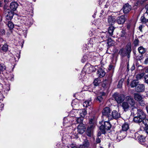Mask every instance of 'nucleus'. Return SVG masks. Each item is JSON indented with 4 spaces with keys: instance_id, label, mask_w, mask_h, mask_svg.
Segmentation results:
<instances>
[{
    "instance_id": "obj_1",
    "label": "nucleus",
    "mask_w": 148,
    "mask_h": 148,
    "mask_svg": "<svg viewBox=\"0 0 148 148\" xmlns=\"http://www.w3.org/2000/svg\"><path fill=\"white\" fill-rule=\"evenodd\" d=\"M95 67L97 66H93L89 63L86 64L83 68L80 74L81 75V79L83 80L86 79L87 78L86 75L95 71L96 68ZM79 79H81V78H80Z\"/></svg>"
},
{
    "instance_id": "obj_2",
    "label": "nucleus",
    "mask_w": 148,
    "mask_h": 148,
    "mask_svg": "<svg viewBox=\"0 0 148 148\" xmlns=\"http://www.w3.org/2000/svg\"><path fill=\"white\" fill-rule=\"evenodd\" d=\"M97 42L98 39L96 38H90L88 41L87 44L84 47L85 48V50H88L90 52H94L96 50L97 47L95 46L93 47V46Z\"/></svg>"
},
{
    "instance_id": "obj_3",
    "label": "nucleus",
    "mask_w": 148,
    "mask_h": 148,
    "mask_svg": "<svg viewBox=\"0 0 148 148\" xmlns=\"http://www.w3.org/2000/svg\"><path fill=\"white\" fill-rule=\"evenodd\" d=\"M96 124V121L94 118L89 119L86 131V134L88 136L91 137L92 135L93 130Z\"/></svg>"
},
{
    "instance_id": "obj_4",
    "label": "nucleus",
    "mask_w": 148,
    "mask_h": 148,
    "mask_svg": "<svg viewBox=\"0 0 148 148\" xmlns=\"http://www.w3.org/2000/svg\"><path fill=\"white\" fill-rule=\"evenodd\" d=\"M102 125L100 126L99 130L103 134H105L106 131L110 129L111 125L109 121H101Z\"/></svg>"
},
{
    "instance_id": "obj_5",
    "label": "nucleus",
    "mask_w": 148,
    "mask_h": 148,
    "mask_svg": "<svg viewBox=\"0 0 148 148\" xmlns=\"http://www.w3.org/2000/svg\"><path fill=\"white\" fill-rule=\"evenodd\" d=\"M113 98L118 103L122 102L125 99V95L123 94L115 93L113 95Z\"/></svg>"
},
{
    "instance_id": "obj_6",
    "label": "nucleus",
    "mask_w": 148,
    "mask_h": 148,
    "mask_svg": "<svg viewBox=\"0 0 148 148\" xmlns=\"http://www.w3.org/2000/svg\"><path fill=\"white\" fill-rule=\"evenodd\" d=\"M110 110L109 108L108 107H105L103 110L102 112V117L104 118V117H107L108 120H112L111 115H110Z\"/></svg>"
},
{
    "instance_id": "obj_7",
    "label": "nucleus",
    "mask_w": 148,
    "mask_h": 148,
    "mask_svg": "<svg viewBox=\"0 0 148 148\" xmlns=\"http://www.w3.org/2000/svg\"><path fill=\"white\" fill-rule=\"evenodd\" d=\"M127 132L121 130L117 135L116 139L117 141H119L123 139L126 136Z\"/></svg>"
},
{
    "instance_id": "obj_8",
    "label": "nucleus",
    "mask_w": 148,
    "mask_h": 148,
    "mask_svg": "<svg viewBox=\"0 0 148 148\" xmlns=\"http://www.w3.org/2000/svg\"><path fill=\"white\" fill-rule=\"evenodd\" d=\"M5 17L8 20L12 19L14 15V12L10 9H7L5 11Z\"/></svg>"
},
{
    "instance_id": "obj_9",
    "label": "nucleus",
    "mask_w": 148,
    "mask_h": 148,
    "mask_svg": "<svg viewBox=\"0 0 148 148\" xmlns=\"http://www.w3.org/2000/svg\"><path fill=\"white\" fill-rule=\"evenodd\" d=\"M84 125L83 123H79L77 127V131L80 134L83 133L86 130Z\"/></svg>"
},
{
    "instance_id": "obj_10",
    "label": "nucleus",
    "mask_w": 148,
    "mask_h": 148,
    "mask_svg": "<svg viewBox=\"0 0 148 148\" xmlns=\"http://www.w3.org/2000/svg\"><path fill=\"white\" fill-rule=\"evenodd\" d=\"M123 10L124 14H127L131 10V7L128 3H127L123 6Z\"/></svg>"
},
{
    "instance_id": "obj_11",
    "label": "nucleus",
    "mask_w": 148,
    "mask_h": 148,
    "mask_svg": "<svg viewBox=\"0 0 148 148\" xmlns=\"http://www.w3.org/2000/svg\"><path fill=\"white\" fill-rule=\"evenodd\" d=\"M136 114L137 116L143 119L146 117L145 113L142 110L140 109H137Z\"/></svg>"
},
{
    "instance_id": "obj_12",
    "label": "nucleus",
    "mask_w": 148,
    "mask_h": 148,
    "mask_svg": "<svg viewBox=\"0 0 148 148\" xmlns=\"http://www.w3.org/2000/svg\"><path fill=\"white\" fill-rule=\"evenodd\" d=\"M126 102H127L128 103L130 106H133L135 104V102L133 98L130 96H127L126 98Z\"/></svg>"
},
{
    "instance_id": "obj_13",
    "label": "nucleus",
    "mask_w": 148,
    "mask_h": 148,
    "mask_svg": "<svg viewBox=\"0 0 148 148\" xmlns=\"http://www.w3.org/2000/svg\"><path fill=\"white\" fill-rule=\"evenodd\" d=\"M135 90L138 92H142L145 90V86L143 84H138L135 88Z\"/></svg>"
},
{
    "instance_id": "obj_14",
    "label": "nucleus",
    "mask_w": 148,
    "mask_h": 148,
    "mask_svg": "<svg viewBox=\"0 0 148 148\" xmlns=\"http://www.w3.org/2000/svg\"><path fill=\"white\" fill-rule=\"evenodd\" d=\"M125 20V16L124 15H123L120 17H118L116 19V22L119 24H123Z\"/></svg>"
},
{
    "instance_id": "obj_15",
    "label": "nucleus",
    "mask_w": 148,
    "mask_h": 148,
    "mask_svg": "<svg viewBox=\"0 0 148 148\" xmlns=\"http://www.w3.org/2000/svg\"><path fill=\"white\" fill-rule=\"evenodd\" d=\"M106 95V93L103 92H101L99 94V95L97 97L96 99L99 102L102 101L104 97Z\"/></svg>"
},
{
    "instance_id": "obj_16",
    "label": "nucleus",
    "mask_w": 148,
    "mask_h": 148,
    "mask_svg": "<svg viewBox=\"0 0 148 148\" xmlns=\"http://www.w3.org/2000/svg\"><path fill=\"white\" fill-rule=\"evenodd\" d=\"M112 119H117L120 117V114L116 110H113L111 115Z\"/></svg>"
},
{
    "instance_id": "obj_17",
    "label": "nucleus",
    "mask_w": 148,
    "mask_h": 148,
    "mask_svg": "<svg viewBox=\"0 0 148 148\" xmlns=\"http://www.w3.org/2000/svg\"><path fill=\"white\" fill-rule=\"evenodd\" d=\"M121 106L124 111L125 112L128 111L130 107V106L126 101L123 102Z\"/></svg>"
},
{
    "instance_id": "obj_18",
    "label": "nucleus",
    "mask_w": 148,
    "mask_h": 148,
    "mask_svg": "<svg viewBox=\"0 0 148 148\" xmlns=\"http://www.w3.org/2000/svg\"><path fill=\"white\" fill-rule=\"evenodd\" d=\"M18 6L17 3L15 2H13L10 3V8L11 10L14 12L16 10Z\"/></svg>"
},
{
    "instance_id": "obj_19",
    "label": "nucleus",
    "mask_w": 148,
    "mask_h": 148,
    "mask_svg": "<svg viewBox=\"0 0 148 148\" xmlns=\"http://www.w3.org/2000/svg\"><path fill=\"white\" fill-rule=\"evenodd\" d=\"M97 75L100 77H103L105 75L104 70L101 68H99L97 71Z\"/></svg>"
},
{
    "instance_id": "obj_20",
    "label": "nucleus",
    "mask_w": 148,
    "mask_h": 148,
    "mask_svg": "<svg viewBox=\"0 0 148 148\" xmlns=\"http://www.w3.org/2000/svg\"><path fill=\"white\" fill-rule=\"evenodd\" d=\"M80 116L82 117H84L86 115L87 112L85 109H79L77 112Z\"/></svg>"
},
{
    "instance_id": "obj_21",
    "label": "nucleus",
    "mask_w": 148,
    "mask_h": 148,
    "mask_svg": "<svg viewBox=\"0 0 148 148\" xmlns=\"http://www.w3.org/2000/svg\"><path fill=\"white\" fill-rule=\"evenodd\" d=\"M145 14L143 16H142L140 19L141 22L143 23H148V15Z\"/></svg>"
},
{
    "instance_id": "obj_22",
    "label": "nucleus",
    "mask_w": 148,
    "mask_h": 148,
    "mask_svg": "<svg viewBox=\"0 0 148 148\" xmlns=\"http://www.w3.org/2000/svg\"><path fill=\"white\" fill-rule=\"evenodd\" d=\"M70 116H68L67 117H65L63 121V125H66L67 124H68V125H67L66 126V127H69L70 126V125H71L70 123V122L69 121H68V120H70Z\"/></svg>"
},
{
    "instance_id": "obj_23",
    "label": "nucleus",
    "mask_w": 148,
    "mask_h": 148,
    "mask_svg": "<svg viewBox=\"0 0 148 148\" xmlns=\"http://www.w3.org/2000/svg\"><path fill=\"white\" fill-rule=\"evenodd\" d=\"M116 20L114 16H110L108 17V21L110 25H113L115 22Z\"/></svg>"
},
{
    "instance_id": "obj_24",
    "label": "nucleus",
    "mask_w": 148,
    "mask_h": 148,
    "mask_svg": "<svg viewBox=\"0 0 148 148\" xmlns=\"http://www.w3.org/2000/svg\"><path fill=\"white\" fill-rule=\"evenodd\" d=\"M119 53L122 56H126L129 53L125 49L123 48L120 50Z\"/></svg>"
},
{
    "instance_id": "obj_25",
    "label": "nucleus",
    "mask_w": 148,
    "mask_h": 148,
    "mask_svg": "<svg viewBox=\"0 0 148 148\" xmlns=\"http://www.w3.org/2000/svg\"><path fill=\"white\" fill-rule=\"evenodd\" d=\"M78 101H79L77 99L73 100L71 103L72 106L74 108L78 107L79 106Z\"/></svg>"
},
{
    "instance_id": "obj_26",
    "label": "nucleus",
    "mask_w": 148,
    "mask_h": 148,
    "mask_svg": "<svg viewBox=\"0 0 148 148\" xmlns=\"http://www.w3.org/2000/svg\"><path fill=\"white\" fill-rule=\"evenodd\" d=\"M139 82L138 80H134L131 82L130 86L132 88L136 87L138 85Z\"/></svg>"
},
{
    "instance_id": "obj_27",
    "label": "nucleus",
    "mask_w": 148,
    "mask_h": 148,
    "mask_svg": "<svg viewBox=\"0 0 148 148\" xmlns=\"http://www.w3.org/2000/svg\"><path fill=\"white\" fill-rule=\"evenodd\" d=\"M134 98L136 101H138L140 100H141L143 97L140 95L135 93L134 94Z\"/></svg>"
},
{
    "instance_id": "obj_28",
    "label": "nucleus",
    "mask_w": 148,
    "mask_h": 148,
    "mask_svg": "<svg viewBox=\"0 0 148 148\" xmlns=\"http://www.w3.org/2000/svg\"><path fill=\"white\" fill-rule=\"evenodd\" d=\"M6 67L4 64V62L3 61L0 60V70L3 71L6 70Z\"/></svg>"
},
{
    "instance_id": "obj_29",
    "label": "nucleus",
    "mask_w": 148,
    "mask_h": 148,
    "mask_svg": "<svg viewBox=\"0 0 148 148\" xmlns=\"http://www.w3.org/2000/svg\"><path fill=\"white\" fill-rule=\"evenodd\" d=\"M143 119L142 118L139 117L137 116L134 117L133 119L134 121L137 123H140L142 122V121Z\"/></svg>"
},
{
    "instance_id": "obj_30",
    "label": "nucleus",
    "mask_w": 148,
    "mask_h": 148,
    "mask_svg": "<svg viewBox=\"0 0 148 148\" xmlns=\"http://www.w3.org/2000/svg\"><path fill=\"white\" fill-rule=\"evenodd\" d=\"M122 131L126 132L129 129V125L127 123H125L123 124L122 126Z\"/></svg>"
},
{
    "instance_id": "obj_31",
    "label": "nucleus",
    "mask_w": 148,
    "mask_h": 148,
    "mask_svg": "<svg viewBox=\"0 0 148 148\" xmlns=\"http://www.w3.org/2000/svg\"><path fill=\"white\" fill-rule=\"evenodd\" d=\"M132 45L130 43H128L125 49L128 53H130L132 51Z\"/></svg>"
},
{
    "instance_id": "obj_32",
    "label": "nucleus",
    "mask_w": 148,
    "mask_h": 148,
    "mask_svg": "<svg viewBox=\"0 0 148 148\" xmlns=\"http://www.w3.org/2000/svg\"><path fill=\"white\" fill-rule=\"evenodd\" d=\"M10 85L9 84L5 85L3 87L2 90L4 91L5 93H7L10 89Z\"/></svg>"
},
{
    "instance_id": "obj_33",
    "label": "nucleus",
    "mask_w": 148,
    "mask_h": 148,
    "mask_svg": "<svg viewBox=\"0 0 148 148\" xmlns=\"http://www.w3.org/2000/svg\"><path fill=\"white\" fill-rule=\"evenodd\" d=\"M114 27L112 26L109 27L108 29V33L110 36H112L113 35V32L114 29Z\"/></svg>"
},
{
    "instance_id": "obj_34",
    "label": "nucleus",
    "mask_w": 148,
    "mask_h": 148,
    "mask_svg": "<svg viewBox=\"0 0 148 148\" xmlns=\"http://www.w3.org/2000/svg\"><path fill=\"white\" fill-rule=\"evenodd\" d=\"M138 140L139 141L141 144H142V143L145 142L146 141L145 137L143 136L142 135H139L138 137Z\"/></svg>"
},
{
    "instance_id": "obj_35",
    "label": "nucleus",
    "mask_w": 148,
    "mask_h": 148,
    "mask_svg": "<svg viewBox=\"0 0 148 148\" xmlns=\"http://www.w3.org/2000/svg\"><path fill=\"white\" fill-rule=\"evenodd\" d=\"M138 50L139 52L141 54L144 53L146 51L145 48H144L142 46H140L138 48Z\"/></svg>"
},
{
    "instance_id": "obj_36",
    "label": "nucleus",
    "mask_w": 148,
    "mask_h": 148,
    "mask_svg": "<svg viewBox=\"0 0 148 148\" xmlns=\"http://www.w3.org/2000/svg\"><path fill=\"white\" fill-rule=\"evenodd\" d=\"M91 104V102L90 100H87L85 101L83 103V106L84 107H87L88 106H90Z\"/></svg>"
},
{
    "instance_id": "obj_37",
    "label": "nucleus",
    "mask_w": 148,
    "mask_h": 148,
    "mask_svg": "<svg viewBox=\"0 0 148 148\" xmlns=\"http://www.w3.org/2000/svg\"><path fill=\"white\" fill-rule=\"evenodd\" d=\"M7 23H6L7 25L10 29H12L14 28V25L11 21H8Z\"/></svg>"
},
{
    "instance_id": "obj_38",
    "label": "nucleus",
    "mask_w": 148,
    "mask_h": 148,
    "mask_svg": "<svg viewBox=\"0 0 148 148\" xmlns=\"http://www.w3.org/2000/svg\"><path fill=\"white\" fill-rule=\"evenodd\" d=\"M3 52H6L8 51V46L7 44H5L3 45L1 48Z\"/></svg>"
},
{
    "instance_id": "obj_39",
    "label": "nucleus",
    "mask_w": 148,
    "mask_h": 148,
    "mask_svg": "<svg viewBox=\"0 0 148 148\" xmlns=\"http://www.w3.org/2000/svg\"><path fill=\"white\" fill-rule=\"evenodd\" d=\"M145 74L144 73H142L138 74L136 75V77L138 80L142 79L144 76Z\"/></svg>"
},
{
    "instance_id": "obj_40",
    "label": "nucleus",
    "mask_w": 148,
    "mask_h": 148,
    "mask_svg": "<svg viewBox=\"0 0 148 148\" xmlns=\"http://www.w3.org/2000/svg\"><path fill=\"white\" fill-rule=\"evenodd\" d=\"M83 146L85 147H88L89 145V143L87 139L85 140L83 143Z\"/></svg>"
},
{
    "instance_id": "obj_41",
    "label": "nucleus",
    "mask_w": 148,
    "mask_h": 148,
    "mask_svg": "<svg viewBox=\"0 0 148 148\" xmlns=\"http://www.w3.org/2000/svg\"><path fill=\"white\" fill-rule=\"evenodd\" d=\"M142 122L144 124L145 126H148V119L145 118L142 121Z\"/></svg>"
},
{
    "instance_id": "obj_42",
    "label": "nucleus",
    "mask_w": 148,
    "mask_h": 148,
    "mask_svg": "<svg viewBox=\"0 0 148 148\" xmlns=\"http://www.w3.org/2000/svg\"><path fill=\"white\" fill-rule=\"evenodd\" d=\"M100 82V81L98 80V78L95 79L93 82L94 85L95 86H98Z\"/></svg>"
},
{
    "instance_id": "obj_43",
    "label": "nucleus",
    "mask_w": 148,
    "mask_h": 148,
    "mask_svg": "<svg viewBox=\"0 0 148 148\" xmlns=\"http://www.w3.org/2000/svg\"><path fill=\"white\" fill-rule=\"evenodd\" d=\"M126 32L125 30L123 29L121 31L120 34V36L121 37H124L125 36Z\"/></svg>"
},
{
    "instance_id": "obj_44",
    "label": "nucleus",
    "mask_w": 148,
    "mask_h": 148,
    "mask_svg": "<svg viewBox=\"0 0 148 148\" xmlns=\"http://www.w3.org/2000/svg\"><path fill=\"white\" fill-rule=\"evenodd\" d=\"M76 121L77 123H82L83 120L82 118L80 117L75 118Z\"/></svg>"
},
{
    "instance_id": "obj_45",
    "label": "nucleus",
    "mask_w": 148,
    "mask_h": 148,
    "mask_svg": "<svg viewBox=\"0 0 148 148\" xmlns=\"http://www.w3.org/2000/svg\"><path fill=\"white\" fill-rule=\"evenodd\" d=\"M88 59V57L86 55L83 56L81 60V61L82 63H84Z\"/></svg>"
},
{
    "instance_id": "obj_46",
    "label": "nucleus",
    "mask_w": 148,
    "mask_h": 148,
    "mask_svg": "<svg viewBox=\"0 0 148 148\" xmlns=\"http://www.w3.org/2000/svg\"><path fill=\"white\" fill-rule=\"evenodd\" d=\"M138 102L139 103L141 106H144L145 105V102L143 99V98H142L141 100H140Z\"/></svg>"
},
{
    "instance_id": "obj_47",
    "label": "nucleus",
    "mask_w": 148,
    "mask_h": 148,
    "mask_svg": "<svg viewBox=\"0 0 148 148\" xmlns=\"http://www.w3.org/2000/svg\"><path fill=\"white\" fill-rule=\"evenodd\" d=\"M139 43V40L137 39H135L134 42V46L135 47L137 46Z\"/></svg>"
},
{
    "instance_id": "obj_48",
    "label": "nucleus",
    "mask_w": 148,
    "mask_h": 148,
    "mask_svg": "<svg viewBox=\"0 0 148 148\" xmlns=\"http://www.w3.org/2000/svg\"><path fill=\"white\" fill-rule=\"evenodd\" d=\"M108 33L107 32H102L101 33V36L102 38H103L105 37H107V36L106 34Z\"/></svg>"
},
{
    "instance_id": "obj_49",
    "label": "nucleus",
    "mask_w": 148,
    "mask_h": 148,
    "mask_svg": "<svg viewBox=\"0 0 148 148\" xmlns=\"http://www.w3.org/2000/svg\"><path fill=\"white\" fill-rule=\"evenodd\" d=\"M5 34V31L4 29H0V36H3Z\"/></svg>"
},
{
    "instance_id": "obj_50",
    "label": "nucleus",
    "mask_w": 148,
    "mask_h": 148,
    "mask_svg": "<svg viewBox=\"0 0 148 148\" xmlns=\"http://www.w3.org/2000/svg\"><path fill=\"white\" fill-rule=\"evenodd\" d=\"M132 25V23L130 22L128 23L127 25V29L128 30L130 29L131 28Z\"/></svg>"
},
{
    "instance_id": "obj_51",
    "label": "nucleus",
    "mask_w": 148,
    "mask_h": 148,
    "mask_svg": "<svg viewBox=\"0 0 148 148\" xmlns=\"http://www.w3.org/2000/svg\"><path fill=\"white\" fill-rule=\"evenodd\" d=\"M144 79L145 83L148 84V75H145L144 77Z\"/></svg>"
},
{
    "instance_id": "obj_52",
    "label": "nucleus",
    "mask_w": 148,
    "mask_h": 148,
    "mask_svg": "<svg viewBox=\"0 0 148 148\" xmlns=\"http://www.w3.org/2000/svg\"><path fill=\"white\" fill-rule=\"evenodd\" d=\"M68 147L69 148H80V147H77L76 146H73V144H71V145L68 146Z\"/></svg>"
},
{
    "instance_id": "obj_53",
    "label": "nucleus",
    "mask_w": 148,
    "mask_h": 148,
    "mask_svg": "<svg viewBox=\"0 0 148 148\" xmlns=\"http://www.w3.org/2000/svg\"><path fill=\"white\" fill-rule=\"evenodd\" d=\"M95 32L93 31V29H92V30H91L89 32V35L90 36H92L93 35L95 34Z\"/></svg>"
},
{
    "instance_id": "obj_54",
    "label": "nucleus",
    "mask_w": 148,
    "mask_h": 148,
    "mask_svg": "<svg viewBox=\"0 0 148 148\" xmlns=\"http://www.w3.org/2000/svg\"><path fill=\"white\" fill-rule=\"evenodd\" d=\"M101 142L100 138L99 137H97L96 141V143H100Z\"/></svg>"
},
{
    "instance_id": "obj_55",
    "label": "nucleus",
    "mask_w": 148,
    "mask_h": 148,
    "mask_svg": "<svg viewBox=\"0 0 148 148\" xmlns=\"http://www.w3.org/2000/svg\"><path fill=\"white\" fill-rule=\"evenodd\" d=\"M145 8L146 10V11L145 13V14H147L148 15V4L146 5L145 6Z\"/></svg>"
},
{
    "instance_id": "obj_56",
    "label": "nucleus",
    "mask_w": 148,
    "mask_h": 148,
    "mask_svg": "<svg viewBox=\"0 0 148 148\" xmlns=\"http://www.w3.org/2000/svg\"><path fill=\"white\" fill-rule=\"evenodd\" d=\"M122 82L121 81H120L119 82V84L118 85V87L119 88H120L121 87V84H122Z\"/></svg>"
},
{
    "instance_id": "obj_57",
    "label": "nucleus",
    "mask_w": 148,
    "mask_h": 148,
    "mask_svg": "<svg viewBox=\"0 0 148 148\" xmlns=\"http://www.w3.org/2000/svg\"><path fill=\"white\" fill-rule=\"evenodd\" d=\"M102 86L103 88H106L108 87L107 84H106L105 83H103L102 84Z\"/></svg>"
},
{
    "instance_id": "obj_58",
    "label": "nucleus",
    "mask_w": 148,
    "mask_h": 148,
    "mask_svg": "<svg viewBox=\"0 0 148 148\" xmlns=\"http://www.w3.org/2000/svg\"><path fill=\"white\" fill-rule=\"evenodd\" d=\"M144 63L145 64H147L148 63V57H147L145 59L144 61Z\"/></svg>"
},
{
    "instance_id": "obj_59",
    "label": "nucleus",
    "mask_w": 148,
    "mask_h": 148,
    "mask_svg": "<svg viewBox=\"0 0 148 148\" xmlns=\"http://www.w3.org/2000/svg\"><path fill=\"white\" fill-rule=\"evenodd\" d=\"M101 132L100 131H99L98 132L97 134V137H99V136H100L101 134Z\"/></svg>"
},
{
    "instance_id": "obj_60",
    "label": "nucleus",
    "mask_w": 148,
    "mask_h": 148,
    "mask_svg": "<svg viewBox=\"0 0 148 148\" xmlns=\"http://www.w3.org/2000/svg\"><path fill=\"white\" fill-rule=\"evenodd\" d=\"M4 40L3 38L1 36H0V44Z\"/></svg>"
},
{
    "instance_id": "obj_61",
    "label": "nucleus",
    "mask_w": 148,
    "mask_h": 148,
    "mask_svg": "<svg viewBox=\"0 0 148 148\" xmlns=\"http://www.w3.org/2000/svg\"><path fill=\"white\" fill-rule=\"evenodd\" d=\"M134 69H135L134 66H132L131 68V70L132 71H133V70H134Z\"/></svg>"
},
{
    "instance_id": "obj_62",
    "label": "nucleus",
    "mask_w": 148,
    "mask_h": 148,
    "mask_svg": "<svg viewBox=\"0 0 148 148\" xmlns=\"http://www.w3.org/2000/svg\"><path fill=\"white\" fill-rule=\"evenodd\" d=\"M4 1L6 4L8 3L9 2V0H4Z\"/></svg>"
},
{
    "instance_id": "obj_63",
    "label": "nucleus",
    "mask_w": 148,
    "mask_h": 148,
    "mask_svg": "<svg viewBox=\"0 0 148 148\" xmlns=\"http://www.w3.org/2000/svg\"><path fill=\"white\" fill-rule=\"evenodd\" d=\"M146 109L147 113H148V105L146 107Z\"/></svg>"
},
{
    "instance_id": "obj_64",
    "label": "nucleus",
    "mask_w": 148,
    "mask_h": 148,
    "mask_svg": "<svg viewBox=\"0 0 148 148\" xmlns=\"http://www.w3.org/2000/svg\"><path fill=\"white\" fill-rule=\"evenodd\" d=\"M146 133L148 134V128L147 129L145 130Z\"/></svg>"
}]
</instances>
